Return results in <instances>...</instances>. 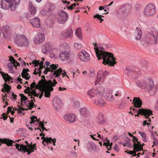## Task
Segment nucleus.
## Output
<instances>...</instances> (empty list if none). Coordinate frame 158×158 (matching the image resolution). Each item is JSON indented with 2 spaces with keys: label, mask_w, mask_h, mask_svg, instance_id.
Returning <instances> with one entry per match:
<instances>
[{
  "label": "nucleus",
  "mask_w": 158,
  "mask_h": 158,
  "mask_svg": "<svg viewBox=\"0 0 158 158\" xmlns=\"http://www.w3.org/2000/svg\"><path fill=\"white\" fill-rule=\"evenodd\" d=\"M6 91L5 89H2V91L3 92V93H4V94H2V97H3L4 98H5V97H7V94H6L5 93V91Z\"/></svg>",
  "instance_id": "nucleus-59"
},
{
  "label": "nucleus",
  "mask_w": 158,
  "mask_h": 158,
  "mask_svg": "<svg viewBox=\"0 0 158 158\" xmlns=\"http://www.w3.org/2000/svg\"><path fill=\"white\" fill-rule=\"evenodd\" d=\"M50 47V44L49 43H47L42 47V51L43 52L46 54L47 53V51L48 50Z\"/></svg>",
  "instance_id": "nucleus-29"
},
{
  "label": "nucleus",
  "mask_w": 158,
  "mask_h": 158,
  "mask_svg": "<svg viewBox=\"0 0 158 158\" xmlns=\"http://www.w3.org/2000/svg\"><path fill=\"white\" fill-rule=\"evenodd\" d=\"M74 47L76 49H80L81 48L82 45L81 43H75Z\"/></svg>",
  "instance_id": "nucleus-47"
},
{
  "label": "nucleus",
  "mask_w": 158,
  "mask_h": 158,
  "mask_svg": "<svg viewBox=\"0 0 158 158\" xmlns=\"http://www.w3.org/2000/svg\"><path fill=\"white\" fill-rule=\"evenodd\" d=\"M75 34L79 39H81L82 38V35L81 29L80 28H77Z\"/></svg>",
  "instance_id": "nucleus-38"
},
{
  "label": "nucleus",
  "mask_w": 158,
  "mask_h": 158,
  "mask_svg": "<svg viewBox=\"0 0 158 158\" xmlns=\"http://www.w3.org/2000/svg\"><path fill=\"white\" fill-rule=\"evenodd\" d=\"M136 83L138 86L142 89H146L149 91V94L151 95H153L154 93H152L153 91L156 90V88L154 87V82L152 80L148 79L147 80H141L140 81L137 80Z\"/></svg>",
  "instance_id": "nucleus-2"
},
{
  "label": "nucleus",
  "mask_w": 158,
  "mask_h": 158,
  "mask_svg": "<svg viewBox=\"0 0 158 158\" xmlns=\"http://www.w3.org/2000/svg\"><path fill=\"white\" fill-rule=\"evenodd\" d=\"M112 143H111L110 144H109V145H108V146H107L106 147V148H107V149L108 150H109L110 149L111 147L112 146Z\"/></svg>",
  "instance_id": "nucleus-64"
},
{
  "label": "nucleus",
  "mask_w": 158,
  "mask_h": 158,
  "mask_svg": "<svg viewBox=\"0 0 158 158\" xmlns=\"http://www.w3.org/2000/svg\"><path fill=\"white\" fill-rule=\"evenodd\" d=\"M21 103L20 104V105L23 106L25 107L26 106L27 107V109H29L31 110L32 108L35 105L33 102L32 99H31V101L32 102H31L29 99H20Z\"/></svg>",
  "instance_id": "nucleus-12"
},
{
  "label": "nucleus",
  "mask_w": 158,
  "mask_h": 158,
  "mask_svg": "<svg viewBox=\"0 0 158 158\" xmlns=\"http://www.w3.org/2000/svg\"><path fill=\"white\" fill-rule=\"evenodd\" d=\"M53 105L55 108L58 110L62 107V103H61V99H53Z\"/></svg>",
  "instance_id": "nucleus-15"
},
{
  "label": "nucleus",
  "mask_w": 158,
  "mask_h": 158,
  "mask_svg": "<svg viewBox=\"0 0 158 158\" xmlns=\"http://www.w3.org/2000/svg\"><path fill=\"white\" fill-rule=\"evenodd\" d=\"M141 44L144 47H146L148 45V41L146 40H141Z\"/></svg>",
  "instance_id": "nucleus-43"
},
{
  "label": "nucleus",
  "mask_w": 158,
  "mask_h": 158,
  "mask_svg": "<svg viewBox=\"0 0 158 158\" xmlns=\"http://www.w3.org/2000/svg\"><path fill=\"white\" fill-rule=\"evenodd\" d=\"M20 151L22 150L24 152H27L28 154L30 155L31 152V150L30 148H27L26 146L23 145H21Z\"/></svg>",
  "instance_id": "nucleus-31"
},
{
  "label": "nucleus",
  "mask_w": 158,
  "mask_h": 158,
  "mask_svg": "<svg viewBox=\"0 0 158 158\" xmlns=\"http://www.w3.org/2000/svg\"><path fill=\"white\" fill-rule=\"evenodd\" d=\"M69 55L67 52H62L60 54L59 58L61 60H67L69 58Z\"/></svg>",
  "instance_id": "nucleus-22"
},
{
  "label": "nucleus",
  "mask_w": 158,
  "mask_h": 158,
  "mask_svg": "<svg viewBox=\"0 0 158 158\" xmlns=\"http://www.w3.org/2000/svg\"><path fill=\"white\" fill-rule=\"evenodd\" d=\"M4 86L6 92L8 94L11 89V87L6 83L4 84Z\"/></svg>",
  "instance_id": "nucleus-45"
},
{
  "label": "nucleus",
  "mask_w": 158,
  "mask_h": 158,
  "mask_svg": "<svg viewBox=\"0 0 158 158\" xmlns=\"http://www.w3.org/2000/svg\"><path fill=\"white\" fill-rule=\"evenodd\" d=\"M72 34L73 32L71 29H68L64 33L62 34L63 36L65 38L71 37Z\"/></svg>",
  "instance_id": "nucleus-30"
},
{
  "label": "nucleus",
  "mask_w": 158,
  "mask_h": 158,
  "mask_svg": "<svg viewBox=\"0 0 158 158\" xmlns=\"http://www.w3.org/2000/svg\"><path fill=\"white\" fill-rule=\"evenodd\" d=\"M45 40V36L44 34L39 33L36 35L33 39L34 42L36 44H42Z\"/></svg>",
  "instance_id": "nucleus-9"
},
{
  "label": "nucleus",
  "mask_w": 158,
  "mask_h": 158,
  "mask_svg": "<svg viewBox=\"0 0 158 158\" xmlns=\"http://www.w3.org/2000/svg\"><path fill=\"white\" fill-rule=\"evenodd\" d=\"M5 114H6L5 113L3 114L2 115V117H1V118H2L4 120H6L7 118V116L6 115H5Z\"/></svg>",
  "instance_id": "nucleus-61"
},
{
  "label": "nucleus",
  "mask_w": 158,
  "mask_h": 158,
  "mask_svg": "<svg viewBox=\"0 0 158 158\" xmlns=\"http://www.w3.org/2000/svg\"><path fill=\"white\" fill-rule=\"evenodd\" d=\"M142 31L141 29L139 27L136 28L134 32V36L136 40H139L142 36Z\"/></svg>",
  "instance_id": "nucleus-18"
},
{
  "label": "nucleus",
  "mask_w": 158,
  "mask_h": 158,
  "mask_svg": "<svg viewBox=\"0 0 158 158\" xmlns=\"http://www.w3.org/2000/svg\"><path fill=\"white\" fill-rule=\"evenodd\" d=\"M39 60H33L32 61V63L33 64H35L34 66L36 67L38 66V65L39 64Z\"/></svg>",
  "instance_id": "nucleus-53"
},
{
  "label": "nucleus",
  "mask_w": 158,
  "mask_h": 158,
  "mask_svg": "<svg viewBox=\"0 0 158 158\" xmlns=\"http://www.w3.org/2000/svg\"><path fill=\"white\" fill-rule=\"evenodd\" d=\"M16 43L19 46H29L30 42L28 39L24 35L18 36L16 40Z\"/></svg>",
  "instance_id": "nucleus-4"
},
{
  "label": "nucleus",
  "mask_w": 158,
  "mask_h": 158,
  "mask_svg": "<svg viewBox=\"0 0 158 158\" xmlns=\"http://www.w3.org/2000/svg\"><path fill=\"white\" fill-rule=\"evenodd\" d=\"M58 67V64H52L50 65L48 69H50V71L53 72L54 71L56 70Z\"/></svg>",
  "instance_id": "nucleus-39"
},
{
  "label": "nucleus",
  "mask_w": 158,
  "mask_h": 158,
  "mask_svg": "<svg viewBox=\"0 0 158 158\" xmlns=\"http://www.w3.org/2000/svg\"><path fill=\"white\" fill-rule=\"evenodd\" d=\"M150 39L149 41L151 44H156L157 43V37H156V39H154V37H152L150 36Z\"/></svg>",
  "instance_id": "nucleus-44"
},
{
  "label": "nucleus",
  "mask_w": 158,
  "mask_h": 158,
  "mask_svg": "<svg viewBox=\"0 0 158 158\" xmlns=\"http://www.w3.org/2000/svg\"><path fill=\"white\" fill-rule=\"evenodd\" d=\"M153 144L154 145L157 146L158 145V139L154 137H153Z\"/></svg>",
  "instance_id": "nucleus-52"
},
{
  "label": "nucleus",
  "mask_w": 158,
  "mask_h": 158,
  "mask_svg": "<svg viewBox=\"0 0 158 158\" xmlns=\"http://www.w3.org/2000/svg\"><path fill=\"white\" fill-rule=\"evenodd\" d=\"M100 94L101 92L100 91L93 88L90 89L87 93V95L89 96V97L90 98H93L95 95Z\"/></svg>",
  "instance_id": "nucleus-17"
},
{
  "label": "nucleus",
  "mask_w": 158,
  "mask_h": 158,
  "mask_svg": "<svg viewBox=\"0 0 158 158\" xmlns=\"http://www.w3.org/2000/svg\"><path fill=\"white\" fill-rule=\"evenodd\" d=\"M78 56V58L82 61L88 62L90 60L89 54L85 51L79 52Z\"/></svg>",
  "instance_id": "nucleus-7"
},
{
  "label": "nucleus",
  "mask_w": 158,
  "mask_h": 158,
  "mask_svg": "<svg viewBox=\"0 0 158 158\" xmlns=\"http://www.w3.org/2000/svg\"><path fill=\"white\" fill-rule=\"evenodd\" d=\"M20 0H0V7L4 10H7L10 7L11 10L16 9V5L19 4Z\"/></svg>",
  "instance_id": "nucleus-3"
},
{
  "label": "nucleus",
  "mask_w": 158,
  "mask_h": 158,
  "mask_svg": "<svg viewBox=\"0 0 158 158\" xmlns=\"http://www.w3.org/2000/svg\"><path fill=\"white\" fill-rule=\"evenodd\" d=\"M29 22L34 27H39L40 25V19L37 17L30 19Z\"/></svg>",
  "instance_id": "nucleus-16"
},
{
  "label": "nucleus",
  "mask_w": 158,
  "mask_h": 158,
  "mask_svg": "<svg viewBox=\"0 0 158 158\" xmlns=\"http://www.w3.org/2000/svg\"><path fill=\"white\" fill-rule=\"evenodd\" d=\"M150 36L154 37V39H156V37L158 36V31L155 28H151L148 31Z\"/></svg>",
  "instance_id": "nucleus-19"
},
{
  "label": "nucleus",
  "mask_w": 158,
  "mask_h": 158,
  "mask_svg": "<svg viewBox=\"0 0 158 158\" xmlns=\"http://www.w3.org/2000/svg\"><path fill=\"white\" fill-rule=\"evenodd\" d=\"M41 139H43L42 142V143L44 146H45L46 144H44V142H46V143H48V142L49 140V138H45L44 137V136H43V137H42L41 138Z\"/></svg>",
  "instance_id": "nucleus-46"
},
{
  "label": "nucleus",
  "mask_w": 158,
  "mask_h": 158,
  "mask_svg": "<svg viewBox=\"0 0 158 158\" xmlns=\"http://www.w3.org/2000/svg\"><path fill=\"white\" fill-rule=\"evenodd\" d=\"M62 69L60 68H59L58 69H57L56 71H54L53 74L54 76L56 75V76H55V77H56L59 76L61 73L63 77L67 76L68 78H69V77L66 74V73L64 70L63 71V73H62Z\"/></svg>",
  "instance_id": "nucleus-20"
},
{
  "label": "nucleus",
  "mask_w": 158,
  "mask_h": 158,
  "mask_svg": "<svg viewBox=\"0 0 158 158\" xmlns=\"http://www.w3.org/2000/svg\"><path fill=\"white\" fill-rule=\"evenodd\" d=\"M29 70L28 69H23L22 71V72L21 74L22 75V77H23V74L24 72H26V73H27V72H29Z\"/></svg>",
  "instance_id": "nucleus-54"
},
{
  "label": "nucleus",
  "mask_w": 158,
  "mask_h": 158,
  "mask_svg": "<svg viewBox=\"0 0 158 158\" xmlns=\"http://www.w3.org/2000/svg\"><path fill=\"white\" fill-rule=\"evenodd\" d=\"M139 133L142 136L143 141L144 142H146L147 141V139H146L147 136L146 134L144 132L141 131H139Z\"/></svg>",
  "instance_id": "nucleus-41"
},
{
  "label": "nucleus",
  "mask_w": 158,
  "mask_h": 158,
  "mask_svg": "<svg viewBox=\"0 0 158 158\" xmlns=\"http://www.w3.org/2000/svg\"><path fill=\"white\" fill-rule=\"evenodd\" d=\"M14 142L13 140L9 139H8L4 138L2 140V143L6 144L9 146H11Z\"/></svg>",
  "instance_id": "nucleus-32"
},
{
  "label": "nucleus",
  "mask_w": 158,
  "mask_h": 158,
  "mask_svg": "<svg viewBox=\"0 0 158 158\" xmlns=\"http://www.w3.org/2000/svg\"><path fill=\"white\" fill-rule=\"evenodd\" d=\"M23 75V77H22L24 78H25L26 80H28L31 77L29 74L26 72L24 73Z\"/></svg>",
  "instance_id": "nucleus-50"
},
{
  "label": "nucleus",
  "mask_w": 158,
  "mask_h": 158,
  "mask_svg": "<svg viewBox=\"0 0 158 158\" xmlns=\"http://www.w3.org/2000/svg\"><path fill=\"white\" fill-rule=\"evenodd\" d=\"M114 148V150L116 152H118L119 151V149L118 148V146L117 144H115Z\"/></svg>",
  "instance_id": "nucleus-58"
},
{
  "label": "nucleus",
  "mask_w": 158,
  "mask_h": 158,
  "mask_svg": "<svg viewBox=\"0 0 158 158\" xmlns=\"http://www.w3.org/2000/svg\"><path fill=\"white\" fill-rule=\"evenodd\" d=\"M94 49L98 60L102 59V63L104 64H109L110 66H114L116 63L115 60L116 59L112 53L104 51L102 47H97Z\"/></svg>",
  "instance_id": "nucleus-1"
},
{
  "label": "nucleus",
  "mask_w": 158,
  "mask_h": 158,
  "mask_svg": "<svg viewBox=\"0 0 158 158\" xmlns=\"http://www.w3.org/2000/svg\"><path fill=\"white\" fill-rule=\"evenodd\" d=\"M76 5V4H75V3H73V4L71 5L70 6L67 7L68 9H70L71 10H72L74 8V7Z\"/></svg>",
  "instance_id": "nucleus-56"
},
{
  "label": "nucleus",
  "mask_w": 158,
  "mask_h": 158,
  "mask_svg": "<svg viewBox=\"0 0 158 158\" xmlns=\"http://www.w3.org/2000/svg\"><path fill=\"white\" fill-rule=\"evenodd\" d=\"M0 73L1 74L5 82H6L7 81H10V80L12 79L11 77L9 76L8 74H5L2 71L0 72Z\"/></svg>",
  "instance_id": "nucleus-26"
},
{
  "label": "nucleus",
  "mask_w": 158,
  "mask_h": 158,
  "mask_svg": "<svg viewBox=\"0 0 158 158\" xmlns=\"http://www.w3.org/2000/svg\"><path fill=\"white\" fill-rule=\"evenodd\" d=\"M2 32L5 38L6 39H8L10 35V31L8 29V27H4L2 30Z\"/></svg>",
  "instance_id": "nucleus-23"
},
{
  "label": "nucleus",
  "mask_w": 158,
  "mask_h": 158,
  "mask_svg": "<svg viewBox=\"0 0 158 158\" xmlns=\"http://www.w3.org/2000/svg\"><path fill=\"white\" fill-rule=\"evenodd\" d=\"M138 112L137 114H135V116H139V114L143 115L146 118L152 114V111L149 109H140L138 110Z\"/></svg>",
  "instance_id": "nucleus-8"
},
{
  "label": "nucleus",
  "mask_w": 158,
  "mask_h": 158,
  "mask_svg": "<svg viewBox=\"0 0 158 158\" xmlns=\"http://www.w3.org/2000/svg\"><path fill=\"white\" fill-rule=\"evenodd\" d=\"M132 103L136 107L140 108L142 106V101L141 99H133Z\"/></svg>",
  "instance_id": "nucleus-27"
},
{
  "label": "nucleus",
  "mask_w": 158,
  "mask_h": 158,
  "mask_svg": "<svg viewBox=\"0 0 158 158\" xmlns=\"http://www.w3.org/2000/svg\"><path fill=\"white\" fill-rule=\"evenodd\" d=\"M133 147L134 150L137 152L143 150V146L141 144L140 142H138L137 143H136V142H134Z\"/></svg>",
  "instance_id": "nucleus-24"
},
{
  "label": "nucleus",
  "mask_w": 158,
  "mask_h": 158,
  "mask_svg": "<svg viewBox=\"0 0 158 158\" xmlns=\"http://www.w3.org/2000/svg\"><path fill=\"white\" fill-rule=\"evenodd\" d=\"M32 142H31V143H30V145H27V146L28 147V148H30L31 149H34V148L35 147H36L35 146H33V145L32 144Z\"/></svg>",
  "instance_id": "nucleus-60"
},
{
  "label": "nucleus",
  "mask_w": 158,
  "mask_h": 158,
  "mask_svg": "<svg viewBox=\"0 0 158 158\" xmlns=\"http://www.w3.org/2000/svg\"><path fill=\"white\" fill-rule=\"evenodd\" d=\"M39 126L41 128L43 129V131L44 130H46V131H48L46 129V128H45L44 127V124L43 123V122H41V121L39 122Z\"/></svg>",
  "instance_id": "nucleus-51"
},
{
  "label": "nucleus",
  "mask_w": 158,
  "mask_h": 158,
  "mask_svg": "<svg viewBox=\"0 0 158 158\" xmlns=\"http://www.w3.org/2000/svg\"><path fill=\"white\" fill-rule=\"evenodd\" d=\"M13 60L14 61L12 63L13 64H17L16 66H20V64L17 61H16L15 59H13Z\"/></svg>",
  "instance_id": "nucleus-63"
},
{
  "label": "nucleus",
  "mask_w": 158,
  "mask_h": 158,
  "mask_svg": "<svg viewBox=\"0 0 158 158\" xmlns=\"http://www.w3.org/2000/svg\"><path fill=\"white\" fill-rule=\"evenodd\" d=\"M7 66L9 71L10 73H15V71L13 70L14 66L12 62L9 63L7 64Z\"/></svg>",
  "instance_id": "nucleus-37"
},
{
  "label": "nucleus",
  "mask_w": 158,
  "mask_h": 158,
  "mask_svg": "<svg viewBox=\"0 0 158 158\" xmlns=\"http://www.w3.org/2000/svg\"><path fill=\"white\" fill-rule=\"evenodd\" d=\"M73 106L75 109L78 108L80 106V103L77 100L73 101Z\"/></svg>",
  "instance_id": "nucleus-42"
},
{
  "label": "nucleus",
  "mask_w": 158,
  "mask_h": 158,
  "mask_svg": "<svg viewBox=\"0 0 158 158\" xmlns=\"http://www.w3.org/2000/svg\"><path fill=\"white\" fill-rule=\"evenodd\" d=\"M44 80H45L44 81L45 84L47 85V86H48L52 87H54L57 83V82L56 81L55 79H54L53 80V83L52 82V81L50 80L47 81L45 79Z\"/></svg>",
  "instance_id": "nucleus-25"
},
{
  "label": "nucleus",
  "mask_w": 158,
  "mask_h": 158,
  "mask_svg": "<svg viewBox=\"0 0 158 158\" xmlns=\"http://www.w3.org/2000/svg\"><path fill=\"white\" fill-rule=\"evenodd\" d=\"M60 17L58 19V21L60 24H64L67 20L68 16V14L63 10H60Z\"/></svg>",
  "instance_id": "nucleus-10"
},
{
  "label": "nucleus",
  "mask_w": 158,
  "mask_h": 158,
  "mask_svg": "<svg viewBox=\"0 0 158 158\" xmlns=\"http://www.w3.org/2000/svg\"><path fill=\"white\" fill-rule=\"evenodd\" d=\"M44 80L43 79H41L38 82V84H36L34 82H32L31 84L30 87L31 88L32 93L33 96L38 97L39 95L36 93L35 91L33 89L35 88L36 89H40L44 83Z\"/></svg>",
  "instance_id": "nucleus-6"
},
{
  "label": "nucleus",
  "mask_w": 158,
  "mask_h": 158,
  "mask_svg": "<svg viewBox=\"0 0 158 158\" xmlns=\"http://www.w3.org/2000/svg\"><path fill=\"white\" fill-rule=\"evenodd\" d=\"M49 71H50V69H48V67L44 69V74H47L48 72Z\"/></svg>",
  "instance_id": "nucleus-62"
},
{
  "label": "nucleus",
  "mask_w": 158,
  "mask_h": 158,
  "mask_svg": "<svg viewBox=\"0 0 158 158\" xmlns=\"http://www.w3.org/2000/svg\"><path fill=\"white\" fill-rule=\"evenodd\" d=\"M31 88L29 87H28L24 91L26 93H27V94H29V96H31V97H30V98H32V96L33 95L32 93V91L31 90Z\"/></svg>",
  "instance_id": "nucleus-40"
},
{
  "label": "nucleus",
  "mask_w": 158,
  "mask_h": 158,
  "mask_svg": "<svg viewBox=\"0 0 158 158\" xmlns=\"http://www.w3.org/2000/svg\"><path fill=\"white\" fill-rule=\"evenodd\" d=\"M102 16L103 17V16H102V15H99V14H96V15H94V18H97L98 19H99V20H100V19H101Z\"/></svg>",
  "instance_id": "nucleus-57"
},
{
  "label": "nucleus",
  "mask_w": 158,
  "mask_h": 158,
  "mask_svg": "<svg viewBox=\"0 0 158 158\" xmlns=\"http://www.w3.org/2000/svg\"><path fill=\"white\" fill-rule=\"evenodd\" d=\"M97 121L99 123H103L104 122V119L103 114L102 113H99L98 115V118L97 119Z\"/></svg>",
  "instance_id": "nucleus-33"
},
{
  "label": "nucleus",
  "mask_w": 158,
  "mask_h": 158,
  "mask_svg": "<svg viewBox=\"0 0 158 158\" xmlns=\"http://www.w3.org/2000/svg\"><path fill=\"white\" fill-rule=\"evenodd\" d=\"M75 115L73 114H68L64 116V119L70 123H73L75 120Z\"/></svg>",
  "instance_id": "nucleus-14"
},
{
  "label": "nucleus",
  "mask_w": 158,
  "mask_h": 158,
  "mask_svg": "<svg viewBox=\"0 0 158 158\" xmlns=\"http://www.w3.org/2000/svg\"><path fill=\"white\" fill-rule=\"evenodd\" d=\"M19 108L18 109V112L20 116L24 115L25 112L24 111L25 110H27V109L26 108L22 107L21 106H19Z\"/></svg>",
  "instance_id": "nucleus-35"
},
{
  "label": "nucleus",
  "mask_w": 158,
  "mask_h": 158,
  "mask_svg": "<svg viewBox=\"0 0 158 158\" xmlns=\"http://www.w3.org/2000/svg\"><path fill=\"white\" fill-rule=\"evenodd\" d=\"M29 10L31 14L34 15L35 14L37 11V10L33 6L31 2L29 3Z\"/></svg>",
  "instance_id": "nucleus-28"
},
{
  "label": "nucleus",
  "mask_w": 158,
  "mask_h": 158,
  "mask_svg": "<svg viewBox=\"0 0 158 158\" xmlns=\"http://www.w3.org/2000/svg\"><path fill=\"white\" fill-rule=\"evenodd\" d=\"M52 10L48 8V10L43 9L41 11V14L43 15L49 16Z\"/></svg>",
  "instance_id": "nucleus-34"
},
{
  "label": "nucleus",
  "mask_w": 158,
  "mask_h": 158,
  "mask_svg": "<svg viewBox=\"0 0 158 158\" xmlns=\"http://www.w3.org/2000/svg\"><path fill=\"white\" fill-rule=\"evenodd\" d=\"M108 73V72L106 71H99L97 75L98 80H97L96 82H99L102 78L104 77H105Z\"/></svg>",
  "instance_id": "nucleus-21"
},
{
  "label": "nucleus",
  "mask_w": 158,
  "mask_h": 158,
  "mask_svg": "<svg viewBox=\"0 0 158 158\" xmlns=\"http://www.w3.org/2000/svg\"><path fill=\"white\" fill-rule=\"evenodd\" d=\"M80 112L82 115L85 116L89 114V111L86 108H81L80 110Z\"/></svg>",
  "instance_id": "nucleus-36"
},
{
  "label": "nucleus",
  "mask_w": 158,
  "mask_h": 158,
  "mask_svg": "<svg viewBox=\"0 0 158 158\" xmlns=\"http://www.w3.org/2000/svg\"><path fill=\"white\" fill-rule=\"evenodd\" d=\"M22 144H20V145H19V144H16V145H15V146H16V148L18 149V150H19V151H20L21 152H22V151L21 150L20 151V149H21V145H22Z\"/></svg>",
  "instance_id": "nucleus-55"
},
{
  "label": "nucleus",
  "mask_w": 158,
  "mask_h": 158,
  "mask_svg": "<svg viewBox=\"0 0 158 158\" xmlns=\"http://www.w3.org/2000/svg\"><path fill=\"white\" fill-rule=\"evenodd\" d=\"M30 118L31 121L30 122V123L31 124L34 123L35 121H39V120L37 119V117L34 116H33L32 117H30Z\"/></svg>",
  "instance_id": "nucleus-48"
},
{
  "label": "nucleus",
  "mask_w": 158,
  "mask_h": 158,
  "mask_svg": "<svg viewBox=\"0 0 158 158\" xmlns=\"http://www.w3.org/2000/svg\"><path fill=\"white\" fill-rule=\"evenodd\" d=\"M40 89H42L43 92H44V96L47 98H50V92L52 91L53 90V88L52 87L48 86L45 83L44 84L43 86H42Z\"/></svg>",
  "instance_id": "nucleus-11"
},
{
  "label": "nucleus",
  "mask_w": 158,
  "mask_h": 158,
  "mask_svg": "<svg viewBox=\"0 0 158 158\" xmlns=\"http://www.w3.org/2000/svg\"><path fill=\"white\" fill-rule=\"evenodd\" d=\"M92 102L100 107L105 106L106 104V102L104 99H92Z\"/></svg>",
  "instance_id": "nucleus-13"
},
{
  "label": "nucleus",
  "mask_w": 158,
  "mask_h": 158,
  "mask_svg": "<svg viewBox=\"0 0 158 158\" xmlns=\"http://www.w3.org/2000/svg\"><path fill=\"white\" fill-rule=\"evenodd\" d=\"M156 7L152 3L148 4L144 11V15L148 16H151L154 15L156 13Z\"/></svg>",
  "instance_id": "nucleus-5"
},
{
  "label": "nucleus",
  "mask_w": 158,
  "mask_h": 158,
  "mask_svg": "<svg viewBox=\"0 0 158 158\" xmlns=\"http://www.w3.org/2000/svg\"><path fill=\"white\" fill-rule=\"evenodd\" d=\"M49 140L48 142V143H51L52 141L53 143L54 146H55V143L56 142V139L55 138L53 139H52L51 137L49 138Z\"/></svg>",
  "instance_id": "nucleus-49"
}]
</instances>
